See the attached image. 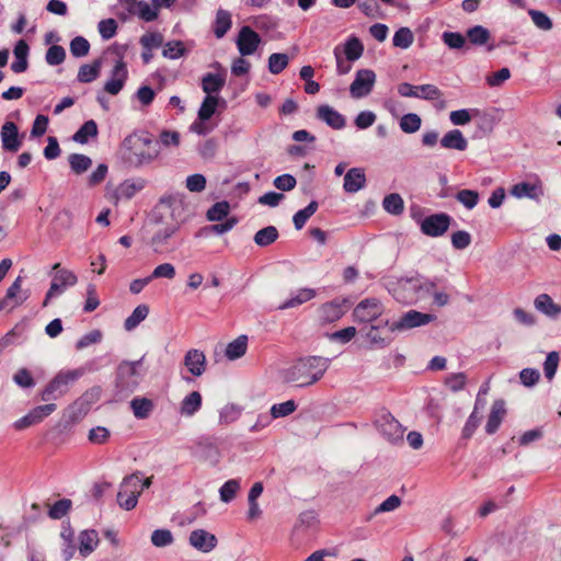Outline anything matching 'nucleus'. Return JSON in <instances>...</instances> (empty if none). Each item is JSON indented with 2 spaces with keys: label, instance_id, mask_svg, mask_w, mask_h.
Listing matches in <instances>:
<instances>
[{
  "label": "nucleus",
  "instance_id": "1",
  "mask_svg": "<svg viewBox=\"0 0 561 561\" xmlns=\"http://www.w3.org/2000/svg\"><path fill=\"white\" fill-rule=\"evenodd\" d=\"M160 156V144L148 134L127 136L121 148L124 163L130 168H141L156 161Z\"/></svg>",
  "mask_w": 561,
  "mask_h": 561
},
{
  "label": "nucleus",
  "instance_id": "2",
  "mask_svg": "<svg viewBox=\"0 0 561 561\" xmlns=\"http://www.w3.org/2000/svg\"><path fill=\"white\" fill-rule=\"evenodd\" d=\"M330 366V359L321 356H307L283 370L284 381L297 387H308L318 382Z\"/></svg>",
  "mask_w": 561,
  "mask_h": 561
},
{
  "label": "nucleus",
  "instance_id": "3",
  "mask_svg": "<svg viewBox=\"0 0 561 561\" xmlns=\"http://www.w3.org/2000/svg\"><path fill=\"white\" fill-rule=\"evenodd\" d=\"M437 279H430L416 274L412 277H403L388 288L393 298L404 305H416L427 299L437 286Z\"/></svg>",
  "mask_w": 561,
  "mask_h": 561
},
{
  "label": "nucleus",
  "instance_id": "4",
  "mask_svg": "<svg viewBox=\"0 0 561 561\" xmlns=\"http://www.w3.org/2000/svg\"><path fill=\"white\" fill-rule=\"evenodd\" d=\"M157 210L163 216H171L173 221L159 227L151 237V247L154 252H162L169 244V240L179 230L180 224L176 214L182 210V202L174 195L162 196L157 205Z\"/></svg>",
  "mask_w": 561,
  "mask_h": 561
},
{
  "label": "nucleus",
  "instance_id": "5",
  "mask_svg": "<svg viewBox=\"0 0 561 561\" xmlns=\"http://www.w3.org/2000/svg\"><path fill=\"white\" fill-rule=\"evenodd\" d=\"M83 374L84 370L82 368L60 370L41 391V400L48 403L58 400L68 392L69 387L82 377Z\"/></svg>",
  "mask_w": 561,
  "mask_h": 561
},
{
  "label": "nucleus",
  "instance_id": "6",
  "mask_svg": "<svg viewBox=\"0 0 561 561\" xmlns=\"http://www.w3.org/2000/svg\"><path fill=\"white\" fill-rule=\"evenodd\" d=\"M144 357L135 362L123 360L116 370V388L119 392L130 393L141 379L140 367Z\"/></svg>",
  "mask_w": 561,
  "mask_h": 561
},
{
  "label": "nucleus",
  "instance_id": "7",
  "mask_svg": "<svg viewBox=\"0 0 561 561\" xmlns=\"http://www.w3.org/2000/svg\"><path fill=\"white\" fill-rule=\"evenodd\" d=\"M140 474V471H136L126 476L121 483L117 493V503L126 511L135 508L138 503V497L141 494V489H139Z\"/></svg>",
  "mask_w": 561,
  "mask_h": 561
},
{
  "label": "nucleus",
  "instance_id": "8",
  "mask_svg": "<svg viewBox=\"0 0 561 561\" xmlns=\"http://www.w3.org/2000/svg\"><path fill=\"white\" fill-rule=\"evenodd\" d=\"M53 271L55 274L45 296L43 307H46L51 298L61 295L68 287L75 286L78 282L76 274L69 270L61 268L60 263L54 264Z\"/></svg>",
  "mask_w": 561,
  "mask_h": 561
},
{
  "label": "nucleus",
  "instance_id": "9",
  "mask_svg": "<svg viewBox=\"0 0 561 561\" xmlns=\"http://www.w3.org/2000/svg\"><path fill=\"white\" fill-rule=\"evenodd\" d=\"M436 320V316L432 313H424L417 310H409L404 312L399 320L390 325L391 332H403L414 328L424 327Z\"/></svg>",
  "mask_w": 561,
  "mask_h": 561
},
{
  "label": "nucleus",
  "instance_id": "10",
  "mask_svg": "<svg viewBox=\"0 0 561 561\" xmlns=\"http://www.w3.org/2000/svg\"><path fill=\"white\" fill-rule=\"evenodd\" d=\"M100 388H92L82 393L68 407V417L71 422H78L90 411L91 407L100 399Z\"/></svg>",
  "mask_w": 561,
  "mask_h": 561
},
{
  "label": "nucleus",
  "instance_id": "11",
  "mask_svg": "<svg viewBox=\"0 0 561 561\" xmlns=\"http://www.w3.org/2000/svg\"><path fill=\"white\" fill-rule=\"evenodd\" d=\"M119 4L127 12V14L121 13L123 20H127L129 15H136L146 22H151L158 16L157 8H152L142 0H119Z\"/></svg>",
  "mask_w": 561,
  "mask_h": 561
},
{
  "label": "nucleus",
  "instance_id": "12",
  "mask_svg": "<svg viewBox=\"0 0 561 561\" xmlns=\"http://www.w3.org/2000/svg\"><path fill=\"white\" fill-rule=\"evenodd\" d=\"M450 222L451 217L448 214L438 213L422 219L420 229L423 234L436 238L443 236L448 230Z\"/></svg>",
  "mask_w": 561,
  "mask_h": 561
},
{
  "label": "nucleus",
  "instance_id": "13",
  "mask_svg": "<svg viewBox=\"0 0 561 561\" xmlns=\"http://www.w3.org/2000/svg\"><path fill=\"white\" fill-rule=\"evenodd\" d=\"M383 307L380 301L376 299L362 300L354 309L353 316L356 321L371 324L380 320Z\"/></svg>",
  "mask_w": 561,
  "mask_h": 561
},
{
  "label": "nucleus",
  "instance_id": "14",
  "mask_svg": "<svg viewBox=\"0 0 561 561\" xmlns=\"http://www.w3.org/2000/svg\"><path fill=\"white\" fill-rule=\"evenodd\" d=\"M57 405L55 403H47L37 405L32 409L26 415L14 422L13 426L18 431L25 430L32 425L41 423L45 417L55 412Z\"/></svg>",
  "mask_w": 561,
  "mask_h": 561
},
{
  "label": "nucleus",
  "instance_id": "15",
  "mask_svg": "<svg viewBox=\"0 0 561 561\" xmlns=\"http://www.w3.org/2000/svg\"><path fill=\"white\" fill-rule=\"evenodd\" d=\"M260 43V35L250 26L245 25L240 28L236 44L241 56L254 54Z\"/></svg>",
  "mask_w": 561,
  "mask_h": 561
},
{
  "label": "nucleus",
  "instance_id": "16",
  "mask_svg": "<svg viewBox=\"0 0 561 561\" xmlns=\"http://www.w3.org/2000/svg\"><path fill=\"white\" fill-rule=\"evenodd\" d=\"M22 277L19 276L7 289L5 297L0 300V310L9 308L10 310L22 305L28 297V290H22Z\"/></svg>",
  "mask_w": 561,
  "mask_h": 561
},
{
  "label": "nucleus",
  "instance_id": "17",
  "mask_svg": "<svg viewBox=\"0 0 561 561\" xmlns=\"http://www.w3.org/2000/svg\"><path fill=\"white\" fill-rule=\"evenodd\" d=\"M374 82V71L368 69L357 71L356 77L350 87L351 95L355 99L366 96L371 91Z\"/></svg>",
  "mask_w": 561,
  "mask_h": 561
},
{
  "label": "nucleus",
  "instance_id": "18",
  "mask_svg": "<svg viewBox=\"0 0 561 561\" xmlns=\"http://www.w3.org/2000/svg\"><path fill=\"white\" fill-rule=\"evenodd\" d=\"M127 76L126 64L122 59L117 60L112 69L111 78L104 84V90L112 95L118 94L127 80Z\"/></svg>",
  "mask_w": 561,
  "mask_h": 561
},
{
  "label": "nucleus",
  "instance_id": "19",
  "mask_svg": "<svg viewBox=\"0 0 561 561\" xmlns=\"http://www.w3.org/2000/svg\"><path fill=\"white\" fill-rule=\"evenodd\" d=\"M183 364L194 377H201L206 371V355L201 350L191 348L185 353Z\"/></svg>",
  "mask_w": 561,
  "mask_h": 561
},
{
  "label": "nucleus",
  "instance_id": "20",
  "mask_svg": "<svg viewBox=\"0 0 561 561\" xmlns=\"http://www.w3.org/2000/svg\"><path fill=\"white\" fill-rule=\"evenodd\" d=\"M2 148L10 152H16L21 147L19 129L15 123L5 122L1 127Z\"/></svg>",
  "mask_w": 561,
  "mask_h": 561
},
{
  "label": "nucleus",
  "instance_id": "21",
  "mask_svg": "<svg viewBox=\"0 0 561 561\" xmlns=\"http://www.w3.org/2000/svg\"><path fill=\"white\" fill-rule=\"evenodd\" d=\"M360 331L373 347H383L386 320L380 319L375 323L367 324Z\"/></svg>",
  "mask_w": 561,
  "mask_h": 561
},
{
  "label": "nucleus",
  "instance_id": "22",
  "mask_svg": "<svg viewBox=\"0 0 561 561\" xmlns=\"http://www.w3.org/2000/svg\"><path fill=\"white\" fill-rule=\"evenodd\" d=\"M190 543L202 552H209L216 547L217 538L204 529H196L190 535Z\"/></svg>",
  "mask_w": 561,
  "mask_h": 561
},
{
  "label": "nucleus",
  "instance_id": "23",
  "mask_svg": "<svg viewBox=\"0 0 561 561\" xmlns=\"http://www.w3.org/2000/svg\"><path fill=\"white\" fill-rule=\"evenodd\" d=\"M317 117L333 129H342L346 124L345 117L327 104L318 106Z\"/></svg>",
  "mask_w": 561,
  "mask_h": 561
},
{
  "label": "nucleus",
  "instance_id": "24",
  "mask_svg": "<svg viewBox=\"0 0 561 561\" xmlns=\"http://www.w3.org/2000/svg\"><path fill=\"white\" fill-rule=\"evenodd\" d=\"M344 314L343 306L336 301L321 305L318 309V318L322 324L333 323Z\"/></svg>",
  "mask_w": 561,
  "mask_h": 561
},
{
  "label": "nucleus",
  "instance_id": "25",
  "mask_svg": "<svg viewBox=\"0 0 561 561\" xmlns=\"http://www.w3.org/2000/svg\"><path fill=\"white\" fill-rule=\"evenodd\" d=\"M505 415L506 409L504 400H495L492 404L491 412L488 417L485 432L490 435L494 434L499 430Z\"/></svg>",
  "mask_w": 561,
  "mask_h": 561
},
{
  "label": "nucleus",
  "instance_id": "26",
  "mask_svg": "<svg viewBox=\"0 0 561 561\" xmlns=\"http://www.w3.org/2000/svg\"><path fill=\"white\" fill-rule=\"evenodd\" d=\"M366 176L364 170L360 168L350 169L345 176L343 188L347 193H356L365 186Z\"/></svg>",
  "mask_w": 561,
  "mask_h": 561
},
{
  "label": "nucleus",
  "instance_id": "27",
  "mask_svg": "<svg viewBox=\"0 0 561 561\" xmlns=\"http://www.w3.org/2000/svg\"><path fill=\"white\" fill-rule=\"evenodd\" d=\"M226 84V75L225 73H213L207 72L202 78V90L207 95H214L221 91V89Z\"/></svg>",
  "mask_w": 561,
  "mask_h": 561
},
{
  "label": "nucleus",
  "instance_id": "28",
  "mask_svg": "<svg viewBox=\"0 0 561 561\" xmlns=\"http://www.w3.org/2000/svg\"><path fill=\"white\" fill-rule=\"evenodd\" d=\"M511 194L517 198L527 197L530 199L538 201L540 196L543 194V192L540 184L520 182L512 187Z\"/></svg>",
  "mask_w": 561,
  "mask_h": 561
},
{
  "label": "nucleus",
  "instance_id": "29",
  "mask_svg": "<svg viewBox=\"0 0 561 561\" xmlns=\"http://www.w3.org/2000/svg\"><path fill=\"white\" fill-rule=\"evenodd\" d=\"M13 54L15 60L11 64V69L15 73L24 72L27 67V55H28V45L24 39H20L13 49Z\"/></svg>",
  "mask_w": 561,
  "mask_h": 561
},
{
  "label": "nucleus",
  "instance_id": "30",
  "mask_svg": "<svg viewBox=\"0 0 561 561\" xmlns=\"http://www.w3.org/2000/svg\"><path fill=\"white\" fill-rule=\"evenodd\" d=\"M99 535L93 529L83 530L79 535V552L82 557L91 554L99 545Z\"/></svg>",
  "mask_w": 561,
  "mask_h": 561
},
{
  "label": "nucleus",
  "instance_id": "31",
  "mask_svg": "<svg viewBox=\"0 0 561 561\" xmlns=\"http://www.w3.org/2000/svg\"><path fill=\"white\" fill-rule=\"evenodd\" d=\"M440 145L446 149L463 151L468 147V141L459 129H453L440 139Z\"/></svg>",
  "mask_w": 561,
  "mask_h": 561
},
{
  "label": "nucleus",
  "instance_id": "32",
  "mask_svg": "<svg viewBox=\"0 0 561 561\" xmlns=\"http://www.w3.org/2000/svg\"><path fill=\"white\" fill-rule=\"evenodd\" d=\"M316 296V290L312 288H301L298 289L295 294L291 295L289 299L284 301L282 305L278 306L279 310H285L289 308L298 307Z\"/></svg>",
  "mask_w": 561,
  "mask_h": 561
},
{
  "label": "nucleus",
  "instance_id": "33",
  "mask_svg": "<svg viewBox=\"0 0 561 561\" xmlns=\"http://www.w3.org/2000/svg\"><path fill=\"white\" fill-rule=\"evenodd\" d=\"M102 59H95L92 64H84L79 68L78 81L82 83H90L94 81L101 72Z\"/></svg>",
  "mask_w": 561,
  "mask_h": 561
},
{
  "label": "nucleus",
  "instance_id": "34",
  "mask_svg": "<svg viewBox=\"0 0 561 561\" xmlns=\"http://www.w3.org/2000/svg\"><path fill=\"white\" fill-rule=\"evenodd\" d=\"M201 407L202 396L198 391H193L182 400L180 413L184 416H193Z\"/></svg>",
  "mask_w": 561,
  "mask_h": 561
},
{
  "label": "nucleus",
  "instance_id": "35",
  "mask_svg": "<svg viewBox=\"0 0 561 561\" xmlns=\"http://www.w3.org/2000/svg\"><path fill=\"white\" fill-rule=\"evenodd\" d=\"M145 180H126L117 188L116 193L119 198L130 199L136 193L145 187Z\"/></svg>",
  "mask_w": 561,
  "mask_h": 561
},
{
  "label": "nucleus",
  "instance_id": "36",
  "mask_svg": "<svg viewBox=\"0 0 561 561\" xmlns=\"http://www.w3.org/2000/svg\"><path fill=\"white\" fill-rule=\"evenodd\" d=\"M534 305L536 309L547 316H557L561 313V306L553 302L547 294H540L536 297Z\"/></svg>",
  "mask_w": 561,
  "mask_h": 561
},
{
  "label": "nucleus",
  "instance_id": "37",
  "mask_svg": "<svg viewBox=\"0 0 561 561\" xmlns=\"http://www.w3.org/2000/svg\"><path fill=\"white\" fill-rule=\"evenodd\" d=\"M247 348L248 337L247 335H240L227 345L225 354L228 359L236 360L245 354Z\"/></svg>",
  "mask_w": 561,
  "mask_h": 561
},
{
  "label": "nucleus",
  "instance_id": "38",
  "mask_svg": "<svg viewBox=\"0 0 561 561\" xmlns=\"http://www.w3.org/2000/svg\"><path fill=\"white\" fill-rule=\"evenodd\" d=\"M232 24L231 14L222 9H219L216 13V20L214 25V34L217 38H222L230 30Z\"/></svg>",
  "mask_w": 561,
  "mask_h": 561
},
{
  "label": "nucleus",
  "instance_id": "39",
  "mask_svg": "<svg viewBox=\"0 0 561 561\" xmlns=\"http://www.w3.org/2000/svg\"><path fill=\"white\" fill-rule=\"evenodd\" d=\"M130 408L135 417L139 420L147 419L153 410V402L147 398H134L130 401Z\"/></svg>",
  "mask_w": 561,
  "mask_h": 561
},
{
  "label": "nucleus",
  "instance_id": "40",
  "mask_svg": "<svg viewBox=\"0 0 561 561\" xmlns=\"http://www.w3.org/2000/svg\"><path fill=\"white\" fill-rule=\"evenodd\" d=\"M149 313V307L147 305H138L131 314L125 320L124 329L131 331L142 322Z\"/></svg>",
  "mask_w": 561,
  "mask_h": 561
},
{
  "label": "nucleus",
  "instance_id": "41",
  "mask_svg": "<svg viewBox=\"0 0 561 561\" xmlns=\"http://www.w3.org/2000/svg\"><path fill=\"white\" fill-rule=\"evenodd\" d=\"M319 519L314 511L302 512L295 525L296 530L309 531L314 530L318 527Z\"/></svg>",
  "mask_w": 561,
  "mask_h": 561
},
{
  "label": "nucleus",
  "instance_id": "42",
  "mask_svg": "<svg viewBox=\"0 0 561 561\" xmlns=\"http://www.w3.org/2000/svg\"><path fill=\"white\" fill-rule=\"evenodd\" d=\"M218 103V96L206 95L198 110V119L208 121L215 114Z\"/></svg>",
  "mask_w": 561,
  "mask_h": 561
},
{
  "label": "nucleus",
  "instance_id": "43",
  "mask_svg": "<svg viewBox=\"0 0 561 561\" xmlns=\"http://www.w3.org/2000/svg\"><path fill=\"white\" fill-rule=\"evenodd\" d=\"M68 161L71 170L76 174H82L87 172L92 165V160L88 156L81 153L70 154Z\"/></svg>",
  "mask_w": 561,
  "mask_h": 561
},
{
  "label": "nucleus",
  "instance_id": "44",
  "mask_svg": "<svg viewBox=\"0 0 561 561\" xmlns=\"http://www.w3.org/2000/svg\"><path fill=\"white\" fill-rule=\"evenodd\" d=\"M278 238V231L274 226H267L254 234V242L259 247H267Z\"/></svg>",
  "mask_w": 561,
  "mask_h": 561
},
{
  "label": "nucleus",
  "instance_id": "45",
  "mask_svg": "<svg viewBox=\"0 0 561 561\" xmlns=\"http://www.w3.org/2000/svg\"><path fill=\"white\" fill-rule=\"evenodd\" d=\"M98 135V125L94 121L85 122L73 135V140L79 144L88 142L89 137Z\"/></svg>",
  "mask_w": 561,
  "mask_h": 561
},
{
  "label": "nucleus",
  "instance_id": "46",
  "mask_svg": "<svg viewBox=\"0 0 561 561\" xmlns=\"http://www.w3.org/2000/svg\"><path fill=\"white\" fill-rule=\"evenodd\" d=\"M414 41V35L409 27H400L392 37V44L394 47L407 49Z\"/></svg>",
  "mask_w": 561,
  "mask_h": 561
},
{
  "label": "nucleus",
  "instance_id": "47",
  "mask_svg": "<svg viewBox=\"0 0 561 561\" xmlns=\"http://www.w3.org/2000/svg\"><path fill=\"white\" fill-rule=\"evenodd\" d=\"M318 203L312 201L307 207L297 211L293 217L294 226L297 230H300L307 222V220L317 211Z\"/></svg>",
  "mask_w": 561,
  "mask_h": 561
},
{
  "label": "nucleus",
  "instance_id": "48",
  "mask_svg": "<svg viewBox=\"0 0 561 561\" xmlns=\"http://www.w3.org/2000/svg\"><path fill=\"white\" fill-rule=\"evenodd\" d=\"M422 119L415 113H408L400 119V128L405 134L416 133L421 128Z\"/></svg>",
  "mask_w": 561,
  "mask_h": 561
},
{
  "label": "nucleus",
  "instance_id": "49",
  "mask_svg": "<svg viewBox=\"0 0 561 561\" xmlns=\"http://www.w3.org/2000/svg\"><path fill=\"white\" fill-rule=\"evenodd\" d=\"M467 37L473 45H484L490 39V32L482 25H476L467 31Z\"/></svg>",
  "mask_w": 561,
  "mask_h": 561
},
{
  "label": "nucleus",
  "instance_id": "50",
  "mask_svg": "<svg viewBox=\"0 0 561 561\" xmlns=\"http://www.w3.org/2000/svg\"><path fill=\"white\" fill-rule=\"evenodd\" d=\"M237 225V219L231 217L220 224H215L203 228L199 232L201 236H208L210 233L224 234L230 231Z\"/></svg>",
  "mask_w": 561,
  "mask_h": 561
},
{
  "label": "nucleus",
  "instance_id": "51",
  "mask_svg": "<svg viewBox=\"0 0 561 561\" xmlns=\"http://www.w3.org/2000/svg\"><path fill=\"white\" fill-rule=\"evenodd\" d=\"M404 428L390 414H388V443L397 444L403 442Z\"/></svg>",
  "mask_w": 561,
  "mask_h": 561
},
{
  "label": "nucleus",
  "instance_id": "52",
  "mask_svg": "<svg viewBox=\"0 0 561 561\" xmlns=\"http://www.w3.org/2000/svg\"><path fill=\"white\" fill-rule=\"evenodd\" d=\"M62 539V548H61V554L65 561H69L76 552V545L73 541V531L68 529L64 530L61 534Z\"/></svg>",
  "mask_w": 561,
  "mask_h": 561
},
{
  "label": "nucleus",
  "instance_id": "53",
  "mask_svg": "<svg viewBox=\"0 0 561 561\" xmlns=\"http://www.w3.org/2000/svg\"><path fill=\"white\" fill-rule=\"evenodd\" d=\"M364 46L357 37H351L345 43V56L347 61H355L363 55Z\"/></svg>",
  "mask_w": 561,
  "mask_h": 561
},
{
  "label": "nucleus",
  "instance_id": "54",
  "mask_svg": "<svg viewBox=\"0 0 561 561\" xmlns=\"http://www.w3.org/2000/svg\"><path fill=\"white\" fill-rule=\"evenodd\" d=\"M289 62L286 54L274 53L268 57V70L273 75L280 73Z\"/></svg>",
  "mask_w": 561,
  "mask_h": 561
},
{
  "label": "nucleus",
  "instance_id": "55",
  "mask_svg": "<svg viewBox=\"0 0 561 561\" xmlns=\"http://www.w3.org/2000/svg\"><path fill=\"white\" fill-rule=\"evenodd\" d=\"M151 543L157 548L168 547L173 543L174 538L169 529H156L151 534Z\"/></svg>",
  "mask_w": 561,
  "mask_h": 561
},
{
  "label": "nucleus",
  "instance_id": "56",
  "mask_svg": "<svg viewBox=\"0 0 561 561\" xmlns=\"http://www.w3.org/2000/svg\"><path fill=\"white\" fill-rule=\"evenodd\" d=\"M90 43L83 36H76L70 42V53L76 58L84 57L89 54Z\"/></svg>",
  "mask_w": 561,
  "mask_h": 561
},
{
  "label": "nucleus",
  "instance_id": "57",
  "mask_svg": "<svg viewBox=\"0 0 561 561\" xmlns=\"http://www.w3.org/2000/svg\"><path fill=\"white\" fill-rule=\"evenodd\" d=\"M455 197L467 209L474 208L479 202V193L473 190H460Z\"/></svg>",
  "mask_w": 561,
  "mask_h": 561
},
{
  "label": "nucleus",
  "instance_id": "58",
  "mask_svg": "<svg viewBox=\"0 0 561 561\" xmlns=\"http://www.w3.org/2000/svg\"><path fill=\"white\" fill-rule=\"evenodd\" d=\"M66 58V50L62 46H50L45 55V60L49 66H58L64 62Z\"/></svg>",
  "mask_w": 561,
  "mask_h": 561
},
{
  "label": "nucleus",
  "instance_id": "59",
  "mask_svg": "<svg viewBox=\"0 0 561 561\" xmlns=\"http://www.w3.org/2000/svg\"><path fill=\"white\" fill-rule=\"evenodd\" d=\"M240 489V482L236 479L228 480L219 490L220 500L225 503L232 501Z\"/></svg>",
  "mask_w": 561,
  "mask_h": 561
},
{
  "label": "nucleus",
  "instance_id": "60",
  "mask_svg": "<svg viewBox=\"0 0 561 561\" xmlns=\"http://www.w3.org/2000/svg\"><path fill=\"white\" fill-rule=\"evenodd\" d=\"M528 14L538 28L542 31H550L552 28L553 24L551 19L542 11L530 9L528 10Z\"/></svg>",
  "mask_w": 561,
  "mask_h": 561
},
{
  "label": "nucleus",
  "instance_id": "61",
  "mask_svg": "<svg viewBox=\"0 0 561 561\" xmlns=\"http://www.w3.org/2000/svg\"><path fill=\"white\" fill-rule=\"evenodd\" d=\"M229 213V204L227 202H218L214 204L206 214L209 221H219Z\"/></svg>",
  "mask_w": 561,
  "mask_h": 561
},
{
  "label": "nucleus",
  "instance_id": "62",
  "mask_svg": "<svg viewBox=\"0 0 561 561\" xmlns=\"http://www.w3.org/2000/svg\"><path fill=\"white\" fill-rule=\"evenodd\" d=\"M71 508V501L62 499L53 504L49 508L48 515L53 519H60L68 514Z\"/></svg>",
  "mask_w": 561,
  "mask_h": 561
},
{
  "label": "nucleus",
  "instance_id": "63",
  "mask_svg": "<svg viewBox=\"0 0 561 561\" xmlns=\"http://www.w3.org/2000/svg\"><path fill=\"white\" fill-rule=\"evenodd\" d=\"M175 267L173 264L171 263H162V264H159L158 266H156L151 273V275H149L150 279H156V278H167V279H173L175 277Z\"/></svg>",
  "mask_w": 561,
  "mask_h": 561
},
{
  "label": "nucleus",
  "instance_id": "64",
  "mask_svg": "<svg viewBox=\"0 0 561 561\" xmlns=\"http://www.w3.org/2000/svg\"><path fill=\"white\" fill-rule=\"evenodd\" d=\"M185 186L192 193H201L206 187V178L199 173L188 175L185 181Z\"/></svg>",
  "mask_w": 561,
  "mask_h": 561
}]
</instances>
